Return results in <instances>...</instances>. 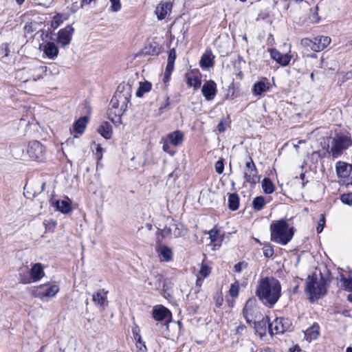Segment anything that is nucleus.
Instances as JSON below:
<instances>
[{"label": "nucleus", "mask_w": 352, "mask_h": 352, "mask_svg": "<svg viewBox=\"0 0 352 352\" xmlns=\"http://www.w3.org/2000/svg\"><path fill=\"white\" fill-rule=\"evenodd\" d=\"M131 97V86L129 84H120L109 103V118L113 122H121V116L126 111Z\"/></svg>", "instance_id": "nucleus-1"}, {"label": "nucleus", "mask_w": 352, "mask_h": 352, "mask_svg": "<svg viewBox=\"0 0 352 352\" xmlns=\"http://www.w3.org/2000/svg\"><path fill=\"white\" fill-rule=\"evenodd\" d=\"M256 296L263 305L272 307L281 296V285L274 277H265L258 282Z\"/></svg>", "instance_id": "nucleus-2"}, {"label": "nucleus", "mask_w": 352, "mask_h": 352, "mask_svg": "<svg viewBox=\"0 0 352 352\" xmlns=\"http://www.w3.org/2000/svg\"><path fill=\"white\" fill-rule=\"evenodd\" d=\"M270 232L272 241L285 245L293 238L294 230L285 219H280L270 225Z\"/></svg>", "instance_id": "nucleus-3"}, {"label": "nucleus", "mask_w": 352, "mask_h": 352, "mask_svg": "<svg viewBox=\"0 0 352 352\" xmlns=\"http://www.w3.org/2000/svg\"><path fill=\"white\" fill-rule=\"evenodd\" d=\"M329 280L320 276L318 279L316 274L308 276L306 279L305 292L309 296L311 302H314L323 296L327 291Z\"/></svg>", "instance_id": "nucleus-4"}, {"label": "nucleus", "mask_w": 352, "mask_h": 352, "mask_svg": "<svg viewBox=\"0 0 352 352\" xmlns=\"http://www.w3.org/2000/svg\"><path fill=\"white\" fill-rule=\"evenodd\" d=\"M351 145L352 140L351 137L342 133L336 134L331 142L329 153L333 158H337Z\"/></svg>", "instance_id": "nucleus-5"}, {"label": "nucleus", "mask_w": 352, "mask_h": 352, "mask_svg": "<svg viewBox=\"0 0 352 352\" xmlns=\"http://www.w3.org/2000/svg\"><path fill=\"white\" fill-rule=\"evenodd\" d=\"M337 175L346 186L352 185V164L339 161L336 164Z\"/></svg>", "instance_id": "nucleus-6"}, {"label": "nucleus", "mask_w": 352, "mask_h": 352, "mask_svg": "<svg viewBox=\"0 0 352 352\" xmlns=\"http://www.w3.org/2000/svg\"><path fill=\"white\" fill-rule=\"evenodd\" d=\"M169 223L163 228L158 229V234H161L162 238L174 237L178 238L182 235V226L177 223L173 219H168Z\"/></svg>", "instance_id": "nucleus-7"}, {"label": "nucleus", "mask_w": 352, "mask_h": 352, "mask_svg": "<svg viewBox=\"0 0 352 352\" xmlns=\"http://www.w3.org/2000/svg\"><path fill=\"white\" fill-rule=\"evenodd\" d=\"M292 325L289 319L286 318H276L269 322L268 331L271 335L283 333L288 331Z\"/></svg>", "instance_id": "nucleus-8"}, {"label": "nucleus", "mask_w": 352, "mask_h": 352, "mask_svg": "<svg viewBox=\"0 0 352 352\" xmlns=\"http://www.w3.org/2000/svg\"><path fill=\"white\" fill-rule=\"evenodd\" d=\"M27 153L32 160L40 161L43 158L45 148L38 141H32L28 144Z\"/></svg>", "instance_id": "nucleus-9"}, {"label": "nucleus", "mask_w": 352, "mask_h": 352, "mask_svg": "<svg viewBox=\"0 0 352 352\" xmlns=\"http://www.w3.org/2000/svg\"><path fill=\"white\" fill-rule=\"evenodd\" d=\"M74 28L72 25H67L65 28L60 30L58 33L57 43L61 46L68 45L72 40L74 33Z\"/></svg>", "instance_id": "nucleus-10"}, {"label": "nucleus", "mask_w": 352, "mask_h": 352, "mask_svg": "<svg viewBox=\"0 0 352 352\" xmlns=\"http://www.w3.org/2000/svg\"><path fill=\"white\" fill-rule=\"evenodd\" d=\"M59 291V287L56 284L41 285L38 288L37 296L40 298L54 297Z\"/></svg>", "instance_id": "nucleus-11"}, {"label": "nucleus", "mask_w": 352, "mask_h": 352, "mask_svg": "<svg viewBox=\"0 0 352 352\" xmlns=\"http://www.w3.org/2000/svg\"><path fill=\"white\" fill-rule=\"evenodd\" d=\"M217 91V85L212 80L206 81L201 88L202 94L207 100H213Z\"/></svg>", "instance_id": "nucleus-12"}, {"label": "nucleus", "mask_w": 352, "mask_h": 352, "mask_svg": "<svg viewBox=\"0 0 352 352\" xmlns=\"http://www.w3.org/2000/svg\"><path fill=\"white\" fill-rule=\"evenodd\" d=\"M269 52L271 58L282 66H287L291 60L292 57L290 55L288 54H283L276 49H270Z\"/></svg>", "instance_id": "nucleus-13"}, {"label": "nucleus", "mask_w": 352, "mask_h": 352, "mask_svg": "<svg viewBox=\"0 0 352 352\" xmlns=\"http://www.w3.org/2000/svg\"><path fill=\"white\" fill-rule=\"evenodd\" d=\"M187 84L190 87H193L195 89H198L201 84V76L198 70H192L186 74Z\"/></svg>", "instance_id": "nucleus-14"}, {"label": "nucleus", "mask_w": 352, "mask_h": 352, "mask_svg": "<svg viewBox=\"0 0 352 352\" xmlns=\"http://www.w3.org/2000/svg\"><path fill=\"white\" fill-rule=\"evenodd\" d=\"M153 317L155 320L162 321L166 318L170 320L172 317V314L167 308L160 305L153 309Z\"/></svg>", "instance_id": "nucleus-15"}, {"label": "nucleus", "mask_w": 352, "mask_h": 352, "mask_svg": "<svg viewBox=\"0 0 352 352\" xmlns=\"http://www.w3.org/2000/svg\"><path fill=\"white\" fill-rule=\"evenodd\" d=\"M270 83L267 78H263L256 82L252 87L253 94L255 96H261L263 93L270 89Z\"/></svg>", "instance_id": "nucleus-16"}, {"label": "nucleus", "mask_w": 352, "mask_h": 352, "mask_svg": "<svg viewBox=\"0 0 352 352\" xmlns=\"http://www.w3.org/2000/svg\"><path fill=\"white\" fill-rule=\"evenodd\" d=\"M172 9V3L170 2H160L157 6L155 13L158 19L162 20L165 19L168 12Z\"/></svg>", "instance_id": "nucleus-17"}, {"label": "nucleus", "mask_w": 352, "mask_h": 352, "mask_svg": "<svg viewBox=\"0 0 352 352\" xmlns=\"http://www.w3.org/2000/svg\"><path fill=\"white\" fill-rule=\"evenodd\" d=\"M176 59V51L172 48L168 51L167 65L164 73V78L168 79L174 69V64Z\"/></svg>", "instance_id": "nucleus-18"}, {"label": "nucleus", "mask_w": 352, "mask_h": 352, "mask_svg": "<svg viewBox=\"0 0 352 352\" xmlns=\"http://www.w3.org/2000/svg\"><path fill=\"white\" fill-rule=\"evenodd\" d=\"M209 237L212 245V250H216L221 245L223 236L219 234V230L213 228L208 232Z\"/></svg>", "instance_id": "nucleus-19"}, {"label": "nucleus", "mask_w": 352, "mask_h": 352, "mask_svg": "<svg viewBox=\"0 0 352 352\" xmlns=\"http://www.w3.org/2000/svg\"><path fill=\"white\" fill-rule=\"evenodd\" d=\"M29 272L32 282H36L41 279V278L44 276L43 266L39 263L34 264L30 270H29Z\"/></svg>", "instance_id": "nucleus-20"}, {"label": "nucleus", "mask_w": 352, "mask_h": 352, "mask_svg": "<svg viewBox=\"0 0 352 352\" xmlns=\"http://www.w3.org/2000/svg\"><path fill=\"white\" fill-rule=\"evenodd\" d=\"M315 46L314 52H320L327 47L331 43V38L329 36H321L314 38Z\"/></svg>", "instance_id": "nucleus-21"}, {"label": "nucleus", "mask_w": 352, "mask_h": 352, "mask_svg": "<svg viewBox=\"0 0 352 352\" xmlns=\"http://www.w3.org/2000/svg\"><path fill=\"white\" fill-rule=\"evenodd\" d=\"M107 292L104 289H100L92 295V300L96 306L103 307L107 302Z\"/></svg>", "instance_id": "nucleus-22"}, {"label": "nucleus", "mask_w": 352, "mask_h": 352, "mask_svg": "<svg viewBox=\"0 0 352 352\" xmlns=\"http://www.w3.org/2000/svg\"><path fill=\"white\" fill-rule=\"evenodd\" d=\"M253 303H254L253 300H252L250 299L248 300L246 302L245 305L243 309V316L245 318L247 322H248L249 324H251L252 322H253L254 321V315H253V313H254L253 306H252Z\"/></svg>", "instance_id": "nucleus-23"}, {"label": "nucleus", "mask_w": 352, "mask_h": 352, "mask_svg": "<svg viewBox=\"0 0 352 352\" xmlns=\"http://www.w3.org/2000/svg\"><path fill=\"white\" fill-rule=\"evenodd\" d=\"M168 140L172 145L175 146H178L181 145L183 142L184 133L182 131L179 130H177L172 133H170L168 135Z\"/></svg>", "instance_id": "nucleus-24"}, {"label": "nucleus", "mask_w": 352, "mask_h": 352, "mask_svg": "<svg viewBox=\"0 0 352 352\" xmlns=\"http://www.w3.org/2000/svg\"><path fill=\"white\" fill-rule=\"evenodd\" d=\"M244 177L245 182L250 183L252 185H255L259 182L260 177L258 175V171L256 168H252L250 170H245L244 171Z\"/></svg>", "instance_id": "nucleus-25"}, {"label": "nucleus", "mask_w": 352, "mask_h": 352, "mask_svg": "<svg viewBox=\"0 0 352 352\" xmlns=\"http://www.w3.org/2000/svg\"><path fill=\"white\" fill-rule=\"evenodd\" d=\"M45 54L50 59H54L58 54V49L53 42L47 43L43 49Z\"/></svg>", "instance_id": "nucleus-26"}, {"label": "nucleus", "mask_w": 352, "mask_h": 352, "mask_svg": "<svg viewBox=\"0 0 352 352\" xmlns=\"http://www.w3.org/2000/svg\"><path fill=\"white\" fill-rule=\"evenodd\" d=\"M253 322L254 324L256 332L260 336L265 335L267 331V324H269V322H270L268 318H262L261 320L258 321L254 320Z\"/></svg>", "instance_id": "nucleus-27"}, {"label": "nucleus", "mask_w": 352, "mask_h": 352, "mask_svg": "<svg viewBox=\"0 0 352 352\" xmlns=\"http://www.w3.org/2000/svg\"><path fill=\"white\" fill-rule=\"evenodd\" d=\"M340 281L341 288L348 292H352V270L349 272L347 277L343 274H340Z\"/></svg>", "instance_id": "nucleus-28"}, {"label": "nucleus", "mask_w": 352, "mask_h": 352, "mask_svg": "<svg viewBox=\"0 0 352 352\" xmlns=\"http://www.w3.org/2000/svg\"><path fill=\"white\" fill-rule=\"evenodd\" d=\"M156 250L159 255L163 258L164 261H170L172 259L173 252L168 246L165 245H159Z\"/></svg>", "instance_id": "nucleus-29"}, {"label": "nucleus", "mask_w": 352, "mask_h": 352, "mask_svg": "<svg viewBox=\"0 0 352 352\" xmlns=\"http://www.w3.org/2000/svg\"><path fill=\"white\" fill-rule=\"evenodd\" d=\"M89 118L87 116L80 117L74 124V131L77 133H82L88 123Z\"/></svg>", "instance_id": "nucleus-30"}, {"label": "nucleus", "mask_w": 352, "mask_h": 352, "mask_svg": "<svg viewBox=\"0 0 352 352\" xmlns=\"http://www.w3.org/2000/svg\"><path fill=\"white\" fill-rule=\"evenodd\" d=\"M98 132L106 140L110 139L112 135L111 124L107 122H102L98 129Z\"/></svg>", "instance_id": "nucleus-31"}, {"label": "nucleus", "mask_w": 352, "mask_h": 352, "mask_svg": "<svg viewBox=\"0 0 352 352\" xmlns=\"http://www.w3.org/2000/svg\"><path fill=\"white\" fill-rule=\"evenodd\" d=\"M153 276L151 278H148V285L151 286V288L153 289H159L163 281V276L160 274L153 273Z\"/></svg>", "instance_id": "nucleus-32"}, {"label": "nucleus", "mask_w": 352, "mask_h": 352, "mask_svg": "<svg viewBox=\"0 0 352 352\" xmlns=\"http://www.w3.org/2000/svg\"><path fill=\"white\" fill-rule=\"evenodd\" d=\"M320 327L318 324L314 323L311 327L306 330L305 332L307 340H315L319 335Z\"/></svg>", "instance_id": "nucleus-33"}, {"label": "nucleus", "mask_w": 352, "mask_h": 352, "mask_svg": "<svg viewBox=\"0 0 352 352\" xmlns=\"http://www.w3.org/2000/svg\"><path fill=\"white\" fill-rule=\"evenodd\" d=\"M19 280L23 284H30L32 283L28 266H23L19 270Z\"/></svg>", "instance_id": "nucleus-34"}, {"label": "nucleus", "mask_w": 352, "mask_h": 352, "mask_svg": "<svg viewBox=\"0 0 352 352\" xmlns=\"http://www.w3.org/2000/svg\"><path fill=\"white\" fill-rule=\"evenodd\" d=\"M262 188L265 194H272L275 190V186L269 177H265L263 179Z\"/></svg>", "instance_id": "nucleus-35"}, {"label": "nucleus", "mask_w": 352, "mask_h": 352, "mask_svg": "<svg viewBox=\"0 0 352 352\" xmlns=\"http://www.w3.org/2000/svg\"><path fill=\"white\" fill-rule=\"evenodd\" d=\"M152 87V85L151 82L148 81L141 82H140L139 88L136 91L137 97H142L145 93H147L151 91Z\"/></svg>", "instance_id": "nucleus-36"}, {"label": "nucleus", "mask_w": 352, "mask_h": 352, "mask_svg": "<svg viewBox=\"0 0 352 352\" xmlns=\"http://www.w3.org/2000/svg\"><path fill=\"white\" fill-rule=\"evenodd\" d=\"M239 206V197L236 193L230 194L228 197V207L231 210H236Z\"/></svg>", "instance_id": "nucleus-37"}, {"label": "nucleus", "mask_w": 352, "mask_h": 352, "mask_svg": "<svg viewBox=\"0 0 352 352\" xmlns=\"http://www.w3.org/2000/svg\"><path fill=\"white\" fill-rule=\"evenodd\" d=\"M56 207L60 212L67 214L71 211V206L65 200H58L56 201Z\"/></svg>", "instance_id": "nucleus-38"}, {"label": "nucleus", "mask_w": 352, "mask_h": 352, "mask_svg": "<svg viewBox=\"0 0 352 352\" xmlns=\"http://www.w3.org/2000/svg\"><path fill=\"white\" fill-rule=\"evenodd\" d=\"M265 204L266 201L263 196L256 197L252 201V207L256 211L261 210Z\"/></svg>", "instance_id": "nucleus-39"}, {"label": "nucleus", "mask_w": 352, "mask_h": 352, "mask_svg": "<svg viewBox=\"0 0 352 352\" xmlns=\"http://www.w3.org/2000/svg\"><path fill=\"white\" fill-rule=\"evenodd\" d=\"M199 64L202 68H208L210 67H212L214 63L212 58H211V55L209 54H203L201 58Z\"/></svg>", "instance_id": "nucleus-40"}, {"label": "nucleus", "mask_w": 352, "mask_h": 352, "mask_svg": "<svg viewBox=\"0 0 352 352\" xmlns=\"http://www.w3.org/2000/svg\"><path fill=\"white\" fill-rule=\"evenodd\" d=\"M146 53L151 55H157L160 52L159 44L156 42L150 43L146 47Z\"/></svg>", "instance_id": "nucleus-41"}, {"label": "nucleus", "mask_w": 352, "mask_h": 352, "mask_svg": "<svg viewBox=\"0 0 352 352\" xmlns=\"http://www.w3.org/2000/svg\"><path fill=\"white\" fill-rule=\"evenodd\" d=\"M66 19L67 17L65 14H57L53 17V19L52 21V28H57Z\"/></svg>", "instance_id": "nucleus-42"}, {"label": "nucleus", "mask_w": 352, "mask_h": 352, "mask_svg": "<svg viewBox=\"0 0 352 352\" xmlns=\"http://www.w3.org/2000/svg\"><path fill=\"white\" fill-rule=\"evenodd\" d=\"M239 291V283L238 281H235L234 283H232L230 286L229 294L230 295L235 298L238 296Z\"/></svg>", "instance_id": "nucleus-43"}, {"label": "nucleus", "mask_w": 352, "mask_h": 352, "mask_svg": "<svg viewBox=\"0 0 352 352\" xmlns=\"http://www.w3.org/2000/svg\"><path fill=\"white\" fill-rule=\"evenodd\" d=\"M314 38L310 39L308 38H304L301 40L300 44L302 47L306 48H310L314 51V47L315 46Z\"/></svg>", "instance_id": "nucleus-44"}, {"label": "nucleus", "mask_w": 352, "mask_h": 352, "mask_svg": "<svg viewBox=\"0 0 352 352\" xmlns=\"http://www.w3.org/2000/svg\"><path fill=\"white\" fill-rule=\"evenodd\" d=\"M341 201L348 206H352V192L344 193L340 196Z\"/></svg>", "instance_id": "nucleus-45"}, {"label": "nucleus", "mask_w": 352, "mask_h": 352, "mask_svg": "<svg viewBox=\"0 0 352 352\" xmlns=\"http://www.w3.org/2000/svg\"><path fill=\"white\" fill-rule=\"evenodd\" d=\"M215 170L218 174H221L224 170L223 159H219L214 164Z\"/></svg>", "instance_id": "nucleus-46"}, {"label": "nucleus", "mask_w": 352, "mask_h": 352, "mask_svg": "<svg viewBox=\"0 0 352 352\" xmlns=\"http://www.w3.org/2000/svg\"><path fill=\"white\" fill-rule=\"evenodd\" d=\"M111 2V10L112 12H118L121 9L120 0H109Z\"/></svg>", "instance_id": "nucleus-47"}, {"label": "nucleus", "mask_w": 352, "mask_h": 352, "mask_svg": "<svg viewBox=\"0 0 352 352\" xmlns=\"http://www.w3.org/2000/svg\"><path fill=\"white\" fill-rule=\"evenodd\" d=\"M135 346L137 352H147V348L142 340L135 341Z\"/></svg>", "instance_id": "nucleus-48"}, {"label": "nucleus", "mask_w": 352, "mask_h": 352, "mask_svg": "<svg viewBox=\"0 0 352 352\" xmlns=\"http://www.w3.org/2000/svg\"><path fill=\"white\" fill-rule=\"evenodd\" d=\"M248 267V263L245 261H241L238 263H236L234 266V271L237 273H240L242 272L243 269H245Z\"/></svg>", "instance_id": "nucleus-49"}, {"label": "nucleus", "mask_w": 352, "mask_h": 352, "mask_svg": "<svg viewBox=\"0 0 352 352\" xmlns=\"http://www.w3.org/2000/svg\"><path fill=\"white\" fill-rule=\"evenodd\" d=\"M169 141L168 140H164L163 142L162 149L164 152L169 153L170 155H173L175 153V151L170 149V146L169 144Z\"/></svg>", "instance_id": "nucleus-50"}, {"label": "nucleus", "mask_w": 352, "mask_h": 352, "mask_svg": "<svg viewBox=\"0 0 352 352\" xmlns=\"http://www.w3.org/2000/svg\"><path fill=\"white\" fill-rule=\"evenodd\" d=\"M263 254L265 257L270 258L274 254V249L270 245H267L263 248Z\"/></svg>", "instance_id": "nucleus-51"}, {"label": "nucleus", "mask_w": 352, "mask_h": 352, "mask_svg": "<svg viewBox=\"0 0 352 352\" xmlns=\"http://www.w3.org/2000/svg\"><path fill=\"white\" fill-rule=\"evenodd\" d=\"M324 225H325V218L323 214H321L320 219L318 221V226L316 228V231L318 234L322 232V231L323 230V228L324 227Z\"/></svg>", "instance_id": "nucleus-52"}, {"label": "nucleus", "mask_w": 352, "mask_h": 352, "mask_svg": "<svg viewBox=\"0 0 352 352\" xmlns=\"http://www.w3.org/2000/svg\"><path fill=\"white\" fill-rule=\"evenodd\" d=\"M199 273L204 278H206L210 274V268L206 265H202Z\"/></svg>", "instance_id": "nucleus-53"}, {"label": "nucleus", "mask_w": 352, "mask_h": 352, "mask_svg": "<svg viewBox=\"0 0 352 352\" xmlns=\"http://www.w3.org/2000/svg\"><path fill=\"white\" fill-rule=\"evenodd\" d=\"M38 70L41 72V73H39L37 75H34L33 76V80L34 81H36L41 78H43V73H45L46 71H47V67H43V66H41L38 68Z\"/></svg>", "instance_id": "nucleus-54"}, {"label": "nucleus", "mask_w": 352, "mask_h": 352, "mask_svg": "<svg viewBox=\"0 0 352 352\" xmlns=\"http://www.w3.org/2000/svg\"><path fill=\"white\" fill-rule=\"evenodd\" d=\"M132 333L135 341L142 340V337L140 334V329L138 326H135L132 329Z\"/></svg>", "instance_id": "nucleus-55"}, {"label": "nucleus", "mask_w": 352, "mask_h": 352, "mask_svg": "<svg viewBox=\"0 0 352 352\" xmlns=\"http://www.w3.org/2000/svg\"><path fill=\"white\" fill-rule=\"evenodd\" d=\"M216 306L217 307H220L222 305L223 303V298L220 295H217L214 297Z\"/></svg>", "instance_id": "nucleus-56"}, {"label": "nucleus", "mask_w": 352, "mask_h": 352, "mask_svg": "<svg viewBox=\"0 0 352 352\" xmlns=\"http://www.w3.org/2000/svg\"><path fill=\"white\" fill-rule=\"evenodd\" d=\"M252 168H256V166L252 158H250V160L245 164V170H250Z\"/></svg>", "instance_id": "nucleus-57"}, {"label": "nucleus", "mask_w": 352, "mask_h": 352, "mask_svg": "<svg viewBox=\"0 0 352 352\" xmlns=\"http://www.w3.org/2000/svg\"><path fill=\"white\" fill-rule=\"evenodd\" d=\"M170 104V102H169V98L168 97H166V101H165V103L162 105L160 106L159 110L160 111L162 112L163 110L166 108L168 106H169Z\"/></svg>", "instance_id": "nucleus-58"}, {"label": "nucleus", "mask_w": 352, "mask_h": 352, "mask_svg": "<svg viewBox=\"0 0 352 352\" xmlns=\"http://www.w3.org/2000/svg\"><path fill=\"white\" fill-rule=\"evenodd\" d=\"M217 129H218L219 131L221 133L224 132L226 131V127L224 126V124L222 122L219 123V124L217 126Z\"/></svg>", "instance_id": "nucleus-59"}, {"label": "nucleus", "mask_w": 352, "mask_h": 352, "mask_svg": "<svg viewBox=\"0 0 352 352\" xmlns=\"http://www.w3.org/2000/svg\"><path fill=\"white\" fill-rule=\"evenodd\" d=\"M102 147L99 145V144H97L96 145V154H101L102 153Z\"/></svg>", "instance_id": "nucleus-60"}, {"label": "nucleus", "mask_w": 352, "mask_h": 352, "mask_svg": "<svg viewBox=\"0 0 352 352\" xmlns=\"http://www.w3.org/2000/svg\"><path fill=\"white\" fill-rule=\"evenodd\" d=\"M45 225L46 227L49 226V228H51V227L52 228H54L56 226V223L54 222V221H52L51 223H49V225H47L45 223Z\"/></svg>", "instance_id": "nucleus-61"}, {"label": "nucleus", "mask_w": 352, "mask_h": 352, "mask_svg": "<svg viewBox=\"0 0 352 352\" xmlns=\"http://www.w3.org/2000/svg\"><path fill=\"white\" fill-rule=\"evenodd\" d=\"M92 1L91 0H82V5H87L90 3Z\"/></svg>", "instance_id": "nucleus-62"}, {"label": "nucleus", "mask_w": 352, "mask_h": 352, "mask_svg": "<svg viewBox=\"0 0 352 352\" xmlns=\"http://www.w3.org/2000/svg\"><path fill=\"white\" fill-rule=\"evenodd\" d=\"M346 352H352V346H348L346 349Z\"/></svg>", "instance_id": "nucleus-63"}, {"label": "nucleus", "mask_w": 352, "mask_h": 352, "mask_svg": "<svg viewBox=\"0 0 352 352\" xmlns=\"http://www.w3.org/2000/svg\"><path fill=\"white\" fill-rule=\"evenodd\" d=\"M347 300L350 302H352V294L348 295Z\"/></svg>", "instance_id": "nucleus-64"}]
</instances>
